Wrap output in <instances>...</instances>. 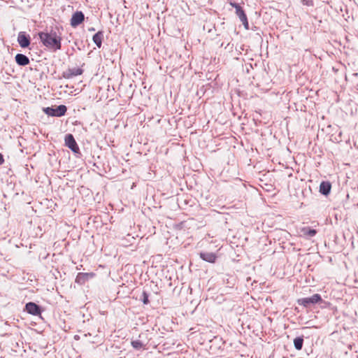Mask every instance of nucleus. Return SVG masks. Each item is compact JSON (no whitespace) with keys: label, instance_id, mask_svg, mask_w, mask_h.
I'll return each mask as SVG.
<instances>
[{"label":"nucleus","instance_id":"obj_9","mask_svg":"<svg viewBox=\"0 0 358 358\" xmlns=\"http://www.w3.org/2000/svg\"><path fill=\"white\" fill-rule=\"evenodd\" d=\"M94 275V274L93 273H78L76 278V282L79 285H84Z\"/></svg>","mask_w":358,"mask_h":358},{"label":"nucleus","instance_id":"obj_12","mask_svg":"<svg viewBox=\"0 0 358 358\" xmlns=\"http://www.w3.org/2000/svg\"><path fill=\"white\" fill-rule=\"evenodd\" d=\"M331 189V184L329 181H322L320 185V192L322 195L328 196Z\"/></svg>","mask_w":358,"mask_h":358},{"label":"nucleus","instance_id":"obj_20","mask_svg":"<svg viewBox=\"0 0 358 358\" xmlns=\"http://www.w3.org/2000/svg\"><path fill=\"white\" fill-rule=\"evenodd\" d=\"M230 5L236 9V11H238V9L240 10L242 7L236 2H230Z\"/></svg>","mask_w":358,"mask_h":358},{"label":"nucleus","instance_id":"obj_1","mask_svg":"<svg viewBox=\"0 0 358 358\" xmlns=\"http://www.w3.org/2000/svg\"><path fill=\"white\" fill-rule=\"evenodd\" d=\"M41 42L47 48L57 51L62 48V36L52 28L48 31H40L38 34Z\"/></svg>","mask_w":358,"mask_h":358},{"label":"nucleus","instance_id":"obj_19","mask_svg":"<svg viewBox=\"0 0 358 358\" xmlns=\"http://www.w3.org/2000/svg\"><path fill=\"white\" fill-rule=\"evenodd\" d=\"M301 2L303 5H305L307 6H313V0H301Z\"/></svg>","mask_w":358,"mask_h":358},{"label":"nucleus","instance_id":"obj_21","mask_svg":"<svg viewBox=\"0 0 358 358\" xmlns=\"http://www.w3.org/2000/svg\"><path fill=\"white\" fill-rule=\"evenodd\" d=\"M241 22L243 23L244 27L245 29L248 30L249 29V23H248V18L243 20L241 21Z\"/></svg>","mask_w":358,"mask_h":358},{"label":"nucleus","instance_id":"obj_17","mask_svg":"<svg viewBox=\"0 0 358 358\" xmlns=\"http://www.w3.org/2000/svg\"><path fill=\"white\" fill-rule=\"evenodd\" d=\"M140 300L143 302L144 305L148 304L150 303L148 293L145 291H143L140 297Z\"/></svg>","mask_w":358,"mask_h":358},{"label":"nucleus","instance_id":"obj_7","mask_svg":"<svg viewBox=\"0 0 358 358\" xmlns=\"http://www.w3.org/2000/svg\"><path fill=\"white\" fill-rule=\"evenodd\" d=\"M17 42L21 48H28L31 43L30 36L25 31H20L17 36Z\"/></svg>","mask_w":358,"mask_h":358},{"label":"nucleus","instance_id":"obj_23","mask_svg":"<svg viewBox=\"0 0 358 358\" xmlns=\"http://www.w3.org/2000/svg\"><path fill=\"white\" fill-rule=\"evenodd\" d=\"M90 31H95V29L92 27V28H89L88 29Z\"/></svg>","mask_w":358,"mask_h":358},{"label":"nucleus","instance_id":"obj_6","mask_svg":"<svg viewBox=\"0 0 358 358\" xmlns=\"http://www.w3.org/2000/svg\"><path fill=\"white\" fill-rule=\"evenodd\" d=\"M24 310L29 314L35 316L40 315L42 312L41 307L34 302H28L27 303H26Z\"/></svg>","mask_w":358,"mask_h":358},{"label":"nucleus","instance_id":"obj_2","mask_svg":"<svg viewBox=\"0 0 358 358\" xmlns=\"http://www.w3.org/2000/svg\"><path fill=\"white\" fill-rule=\"evenodd\" d=\"M324 302L322 299V296L319 294H314L310 297L301 298L297 300L299 305L303 306L306 308H309L312 306L317 303H321Z\"/></svg>","mask_w":358,"mask_h":358},{"label":"nucleus","instance_id":"obj_8","mask_svg":"<svg viewBox=\"0 0 358 358\" xmlns=\"http://www.w3.org/2000/svg\"><path fill=\"white\" fill-rule=\"evenodd\" d=\"M83 73V70L80 68L69 69L63 72L62 77L66 79H71L75 76L82 75Z\"/></svg>","mask_w":358,"mask_h":358},{"label":"nucleus","instance_id":"obj_3","mask_svg":"<svg viewBox=\"0 0 358 358\" xmlns=\"http://www.w3.org/2000/svg\"><path fill=\"white\" fill-rule=\"evenodd\" d=\"M65 145L68 147L77 157H80L82 155L77 142L73 134H68L64 138Z\"/></svg>","mask_w":358,"mask_h":358},{"label":"nucleus","instance_id":"obj_18","mask_svg":"<svg viewBox=\"0 0 358 358\" xmlns=\"http://www.w3.org/2000/svg\"><path fill=\"white\" fill-rule=\"evenodd\" d=\"M236 14L238 17V18L241 20V22L242 20L248 18L245 11L243 9V8H241L240 10L238 9V11H236Z\"/></svg>","mask_w":358,"mask_h":358},{"label":"nucleus","instance_id":"obj_11","mask_svg":"<svg viewBox=\"0 0 358 358\" xmlns=\"http://www.w3.org/2000/svg\"><path fill=\"white\" fill-rule=\"evenodd\" d=\"M201 259L209 263H215L217 256L213 252H201L199 253Z\"/></svg>","mask_w":358,"mask_h":358},{"label":"nucleus","instance_id":"obj_24","mask_svg":"<svg viewBox=\"0 0 358 358\" xmlns=\"http://www.w3.org/2000/svg\"><path fill=\"white\" fill-rule=\"evenodd\" d=\"M357 206H358V203H357Z\"/></svg>","mask_w":358,"mask_h":358},{"label":"nucleus","instance_id":"obj_10","mask_svg":"<svg viewBox=\"0 0 358 358\" xmlns=\"http://www.w3.org/2000/svg\"><path fill=\"white\" fill-rule=\"evenodd\" d=\"M15 59L17 64L22 66H27L30 62L29 57L21 53H17L15 57Z\"/></svg>","mask_w":358,"mask_h":358},{"label":"nucleus","instance_id":"obj_4","mask_svg":"<svg viewBox=\"0 0 358 358\" xmlns=\"http://www.w3.org/2000/svg\"><path fill=\"white\" fill-rule=\"evenodd\" d=\"M43 110L46 115L49 116L59 117L64 116L66 114L67 111V107L65 105H59L56 106L55 108H43Z\"/></svg>","mask_w":358,"mask_h":358},{"label":"nucleus","instance_id":"obj_15","mask_svg":"<svg viewBox=\"0 0 358 358\" xmlns=\"http://www.w3.org/2000/svg\"><path fill=\"white\" fill-rule=\"evenodd\" d=\"M303 345V336H298L294 339V346L296 350H301Z\"/></svg>","mask_w":358,"mask_h":358},{"label":"nucleus","instance_id":"obj_5","mask_svg":"<svg viewBox=\"0 0 358 358\" xmlns=\"http://www.w3.org/2000/svg\"><path fill=\"white\" fill-rule=\"evenodd\" d=\"M85 20V15L82 11L77 10L71 18L70 24L72 27H77Z\"/></svg>","mask_w":358,"mask_h":358},{"label":"nucleus","instance_id":"obj_14","mask_svg":"<svg viewBox=\"0 0 358 358\" xmlns=\"http://www.w3.org/2000/svg\"><path fill=\"white\" fill-rule=\"evenodd\" d=\"M301 231L303 236L306 238L313 237L317 234V231L315 229H311L308 227H303L301 229Z\"/></svg>","mask_w":358,"mask_h":358},{"label":"nucleus","instance_id":"obj_22","mask_svg":"<svg viewBox=\"0 0 358 358\" xmlns=\"http://www.w3.org/2000/svg\"><path fill=\"white\" fill-rule=\"evenodd\" d=\"M4 162V158L1 153H0V165L3 164Z\"/></svg>","mask_w":358,"mask_h":358},{"label":"nucleus","instance_id":"obj_13","mask_svg":"<svg viewBox=\"0 0 358 358\" xmlns=\"http://www.w3.org/2000/svg\"><path fill=\"white\" fill-rule=\"evenodd\" d=\"M103 39V31H99L92 37L93 42L96 44L98 48H101L102 45V41Z\"/></svg>","mask_w":358,"mask_h":358},{"label":"nucleus","instance_id":"obj_16","mask_svg":"<svg viewBox=\"0 0 358 358\" xmlns=\"http://www.w3.org/2000/svg\"><path fill=\"white\" fill-rule=\"evenodd\" d=\"M131 346L137 350H140L144 348L145 345L139 340L131 341Z\"/></svg>","mask_w":358,"mask_h":358}]
</instances>
